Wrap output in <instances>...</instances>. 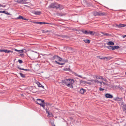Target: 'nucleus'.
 Instances as JSON below:
<instances>
[{"mask_svg": "<svg viewBox=\"0 0 126 126\" xmlns=\"http://www.w3.org/2000/svg\"><path fill=\"white\" fill-rule=\"evenodd\" d=\"M66 86L70 88H73V86L72 84L74 83V80L72 79H66Z\"/></svg>", "mask_w": 126, "mask_h": 126, "instance_id": "f257e3e1", "label": "nucleus"}, {"mask_svg": "<svg viewBox=\"0 0 126 126\" xmlns=\"http://www.w3.org/2000/svg\"><path fill=\"white\" fill-rule=\"evenodd\" d=\"M58 3H52L48 7L50 8L58 9Z\"/></svg>", "mask_w": 126, "mask_h": 126, "instance_id": "f03ea898", "label": "nucleus"}, {"mask_svg": "<svg viewBox=\"0 0 126 126\" xmlns=\"http://www.w3.org/2000/svg\"><path fill=\"white\" fill-rule=\"evenodd\" d=\"M53 59L55 62V60L57 61L58 60L59 61H61L63 60L62 58L59 57L57 55H54L53 57Z\"/></svg>", "mask_w": 126, "mask_h": 126, "instance_id": "7ed1b4c3", "label": "nucleus"}, {"mask_svg": "<svg viewBox=\"0 0 126 126\" xmlns=\"http://www.w3.org/2000/svg\"><path fill=\"white\" fill-rule=\"evenodd\" d=\"M35 54L36 53L31 52L29 53L28 56L30 58H35L36 57Z\"/></svg>", "mask_w": 126, "mask_h": 126, "instance_id": "20e7f679", "label": "nucleus"}, {"mask_svg": "<svg viewBox=\"0 0 126 126\" xmlns=\"http://www.w3.org/2000/svg\"><path fill=\"white\" fill-rule=\"evenodd\" d=\"M44 103V100L40 99H37L36 100V103L39 105H40L41 103Z\"/></svg>", "mask_w": 126, "mask_h": 126, "instance_id": "39448f33", "label": "nucleus"}, {"mask_svg": "<svg viewBox=\"0 0 126 126\" xmlns=\"http://www.w3.org/2000/svg\"><path fill=\"white\" fill-rule=\"evenodd\" d=\"M105 96L107 98H111L113 97L112 95L110 94H106L105 95Z\"/></svg>", "mask_w": 126, "mask_h": 126, "instance_id": "423d86ee", "label": "nucleus"}, {"mask_svg": "<svg viewBox=\"0 0 126 126\" xmlns=\"http://www.w3.org/2000/svg\"><path fill=\"white\" fill-rule=\"evenodd\" d=\"M116 26L119 28H121L122 27H125L126 26V25H125L124 24H120L119 25H116Z\"/></svg>", "mask_w": 126, "mask_h": 126, "instance_id": "0eeeda50", "label": "nucleus"}, {"mask_svg": "<svg viewBox=\"0 0 126 126\" xmlns=\"http://www.w3.org/2000/svg\"><path fill=\"white\" fill-rule=\"evenodd\" d=\"M106 14L104 12L101 11L99 12L98 16H103L105 15Z\"/></svg>", "mask_w": 126, "mask_h": 126, "instance_id": "6e6552de", "label": "nucleus"}, {"mask_svg": "<svg viewBox=\"0 0 126 126\" xmlns=\"http://www.w3.org/2000/svg\"><path fill=\"white\" fill-rule=\"evenodd\" d=\"M113 100L115 101H120L121 100H122V98H120L118 97H116L114 98Z\"/></svg>", "mask_w": 126, "mask_h": 126, "instance_id": "1a4fd4ad", "label": "nucleus"}, {"mask_svg": "<svg viewBox=\"0 0 126 126\" xmlns=\"http://www.w3.org/2000/svg\"><path fill=\"white\" fill-rule=\"evenodd\" d=\"M36 83H37V85L38 86V87H41L43 88L44 89V87L39 82H37Z\"/></svg>", "mask_w": 126, "mask_h": 126, "instance_id": "9d476101", "label": "nucleus"}, {"mask_svg": "<svg viewBox=\"0 0 126 126\" xmlns=\"http://www.w3.org/2000/svg\"><path fill=\"white\" fill-rule=\"evenodd\" d=\"M89 30L84 31V30H82L81 31L82 32L85 34H89Z\"/></svg>", "mask_w": 126, "mask_h": 126, "instance_id": "9b49d317", "label": "nucleus"}, {"mask_svg": "<svg viewBox=\"0 0 126 126\" xmlns=\"http://www.w3.org/2000/svg\"><path fill=\"white\" fill-rule=\"evenodd\" d=\"M33 13L36 15H39L41 14V12L40 11H35L33 12Z\"/></svg>", "mask_w": 126, "mask_h": 126, "instance_id": "f8f14e48", "label": "nucleus"}, {"mask_svg": "<svg viewBox=\"0 0 126 126\" xmlns=\"http://www.w3.org/2000/svg\"><path fill=\"white\" fill-rule=\"evenodd\" d=\"M66 79L65 80H62L61 81V83L63 84L64 85H66Z\"/></svg>", "mask_w": 126, "mask_h": 126, "instance_id": "ddd939ff", "label": "nucleus"}, {"mask_svg": "<svg viewBox=\"0 0 126 126\" xmlns=\"http://www.w3.org/2000/svg\"><path fill=\"white\" fill-rule=\"evenodd\" d=\"M106 44L109 45H114V43L112 41H110L109 42L106 43Z\"/></svg>", "mask_w": 126, "mask_h": 126, "instance_id": "4468645a", "label": "nucleus"}, {"mask_svg": "<svg viewBox=\"0 0 126 126\" xmlns=\"http://www.w3.org/2000/svg\"><path fill=\"white\" fill-rule=\"evenodd\" d=\"M58 6H57L58 9L59 8L60 10L64 8V7L62 5L58 4Z\"/></svg>", "mask_w": 126, "mask_h": 126, "instance_id": "2eb2a0df", "label": "nucleus"}, {"mask_svg": "<svg viewBox=\"0 0 126 126\" xmlns=\"http://www.w3.org/2000/svg\"><path fill=\"white\" fill-rule=\"evenodd\" d=\"M85 92V90L83 88L81 89L80 91V93L82 94H83Z\"/></svg>", "mask_w": 126, "mask_h": 126, "instance_id": "dca6fc26", "label": "nucleus"}, {"mask_svg": "<svg viewBox=\"0 0 126 126\" xmlns=\"http://www.w3.org/2000/svg\"><path fill=\"white\" fill-rule=\"evenodd\" d=\"M80 84H83L86 83H87V82L85 81H84L83 80H80Z\"/></svg>", "mask_w": 126, "mask_h": 126, "instance_id": "f3484780", "label": "nucleus"}, {"mask_svg": "<svg viewBox=\"0 0 126 126\" xmlns=\"http://www.w3.org/2000/svg\"><path fill=\"white\" fill-rule=\"evenodd\" d=\"M120 47L118 46H113L112 50H114L115 49L119 48Z\"/></svg>", "mask_w": 126, "mask_h": 126, "instance_id": "a211bd4d", "label": "nucleus"}, {"mask_svg": "<svg viewBox=\"0 0 126 126\" xmlns=\"http://www.w3.org/2000/svg\"><path fill=\"white\" fill-rule=\"evenodd\" d=\"M39 24H41V25L42 24H50V25H51L52 24V23H46V22H39Z\"/></svg>", "mask_w": 126, "mask_h": 126, "instance_id": "6ab92c4d", "label": "nucleus"}, {"mask_svg": "<svg viewBox=\"0 0 126 126\" xmlns=\"http://www.w3.org/2000/svg\"><path fill=\"white\" fill-rule=\"evenodd\" d=\"M17 68L19 69L20 70H25V71H29L30 70L29 69H24L23 68H21V67H18Z\"/></svg>", "mask_w": 126, "mask_h": 126, "instance_id": "aec40b11", "label": "nucleus"}, {"mask_svg": "<svg viewBox=\"0 0 126 126\" xmlns=\"http://www.w3.org/2000/svg\"><path fill=\"white\" fill-rule=\"evenodd\" d=\"M89 34H90L91 35H94L95 33V32H94L93 31H89Z\"/></svg>", "mask_w": 126, "mask_h": 126, "instance_id": "412c9836", "label": "nucleus"}, {"mask_svg": "<svg viewBox=\"0 0 126 126\" xmlns=\"http://www.w3.org/2000/svg\"><path fill=\"white\" fill-rule=\"evenodd\" d=\"M62 59L63 60L62 61H61V62H62V63H64V64L65 63H67L68 62V60L67 59L64 60L63 59Z\"/></svg>", "mask_w": 126, "mask_h": 126, "instance_id": "4be33fe9", "label": "nucleus"}, {"mask_svg": "<svg viewBox=\"0 0 126 126\" xmlns=\"http://www.w3.org/2000/svg\"><path fill=\"white\" fill-rule=\"evenodd\" d=\"M94 15L95 16H98L99 14V12H98L96 11H94L93 12Z\"/></svg>", "mask_w": 126, "mask_h": 126, "instance_id": "5701e85b", "label": "nucleus"}, {"mask_svg": "<svg viewBox=\"0 0 126 126\" xmlns=\"http://www.w3.org/2000/svg\"><path fill=\"white\" fill-rule=\"evenodd\" d=\"M103 60H110V57H103Z\"/></svg>", "mask_w": 126, "mask_h": 126, "instance_id": "b1692460", "label": "nucleus"}, {"mask_svg": "<svg viewBox=\"0 0 126 126\" xmlns=\"http://www.w3.org/2000/svg\"><path fill=\"white\" fill-rule=\"evenodd\" d=\"M100 32L105 36H108L110 35L108 33H104V32Z\"/></svg>", "mask_w": 126, "mask_h": 126, "instance_id": "393cba45", "label": "nucleus"}, {"mask_svg": "<svg viewBox=\"0 0 126 126\" xmlns=\"http://www.w3.org/2000/svg\"><path fill=\"white\" fill-rule=\"evenodd\" d=\"M0 13H3L7 15H9V13H8V12H6V11H0Z\"/></svg>", "mask_w": 126, "mask_h": 126, "instance_id": "a878e982", "label": "nucleus"}, {"mask_svg": "<svg viewBox=\"0 0 126 126\" xmlns=\"http://www.w3.org/2000/svg\"><path fill=\"white\" fill-rule=\"evenodd\" d=\"M55 62L56 63H57V64H58L61 65H62L64 64V63H60L59 62H58L57 61H56V60L55 61Z\"/></svg>", "mask_w": 126, "mask_h": 126, "instance_id": "bb28decb", "label": "nucleus"}, {"mask_svg": "<svg viewBox=\"0 0 126 126\" xmlns=\"http://www.w3.org/2000/svg\"><path fill=\"white\" fill-rule=\"evenodd\" d=\"M96 78L98 79H103V78L101 76H97L96 77Z\"/></svg>", "mask_w": 126, "mask_h": 126, "instance_id": "cd10ccee", "label": "nucleus"}, {"mask_svg": "<svg viewBox=\"0 0 126 126\" xmlns=\"http://www.w3.org/2000/svg\"><path fill=\"white\" fill-rule=\"evenodd\" d=\"M48 116L49 117H51L53 116V115L51 113L48 112Z\"/></svg>", "mask_w": 126, "mask_h": 126, "instance_id": "c85d7f7f", "label": "nucleus"}, {"mask_svg": "<svg viewBox=\"0 0 126 126\" xmlns=\"http://www.w3.org/2000/svg\"><path fill=\"white\" fill-rule=\"evenodd\" d=\"M16 2H17L18 3H22V0H14Z\"/></svg>", "mask_w": 126, "mask_h": 126, "instance_id": "c756f323", "label": "nucleus"}, {"mask_svg": "<svg viewBox=\"0 0 126 126\" xmlns=\"http://www.w3.org/2000/svg\"><path fill=\"white\" fill-rule=\"evenodd\" d=\"M83 41L86 43H89L90 42V41L89 40H84Z\"/></svg>", "mask_w": 126, "mask_h": 126, "instance_id": "7c9ffc66", "label": "nucleus"}, {"mask_svg": "<svg viewBox=\"0 0 126 126\" xmlns=\"http://www.w3.org/2000/svg\"><path fill=\"white\" fill-rule=\"evenodd\" d=\"M39 105L41 106H42L44 109H45L44 103H41Z\"/></svg>", "mask_w": 126, "mask_h": 126, "instance_id": "2f4dec72", "label": "nucleus"}, {"mask_svg": "<svg viewBox=\"0 0 126 126\" xmlns=\"http://www.w3.org/2000/svg\"><path fill=\"white\" fill-rule=\"evenodd\" d=\"M107 47L109 49H112V50L113 46H107Z\"/></svg>", "mask_w": 126, "mask_h": 126, "instance_id": "473e14b6", "label": "nucleus"}, {"mask_svg": "<svg viewBox=\"0 0 126 126\" xmlns=\"http://www.w3.org/2000/svg\"><path fill=\"white\" fill-rule=\"evenodd\" d=\"M19 74L21 77L23 78L25 77V75L21 73H20Z\"/></svg>", "mask_w": 126, "mask_h": 126, "instance_id": "72a5a7b5", "label": "nucleus"}, {"mask_svg": "<svg viewBox=\"0 0 126 126\" xmlns=\"http://www.w3.org/2000/svg\"><path fill=\"white\" fill-rule=\"evenodd\" d=\"M17 18L20 19H24V18H23L22 16H19L18 17H17Z\"/></svg>", "mask_w": 126, "mask_h": 126, "instance_id": "f704fd0d", "label": "nucleus"}, {"mask_svg": "<svg viewBox=\"0 0 126 126\" xmlns=\"http://www.w3.org/2000/svg\"><path fill=\"white\" fill-rule=\"evenodd\" d=\"M57 15L58 16H61L63 15V14L62 13H58L57 14Z\"/></svg>", "mask_w": 126, "mask_h": 126, "instance_id": "c9c22d12", "label": "nucleus"}, {"mask_svg": "<svg viewBox=\"0 0 126 126\" xmlns=\"http://www.w3.org/2000/svg\"><path fill=\"white\" fill-rule=\"evenodd\" d=\"M103 57H102L101 56H99L97 57H98L99 59L101 60H103Z\"/></svg>", "mask_w": 126, "mask_h": 126, "instance_id": "e433bc0d", "label": "nucleus"}, {"mask_svg": "<svg viewBox=\"0 0 126 126\" xmlns=\"http://www.w3.org/2000/svg\"><path fill=\"white\" fill-rule=\"evenodd\" d=\"M25 50V49H22L21 50H19V53H23L24 52V50Z\"/></svg>", "mask_w": 126, "mask_h": 126, "instance_id": "4c0bfd02", "label": "nucleus"}, {"mask_svg": "<svg viewBox=\"0 0 126 126\" xmlns=\"http://www.w3.org/2000/svg\"><path fill=\"white\" fill-rule=\"evenodd\" d=\"M93 83H96V80H90Z\"/></svg>", "mask_w": 126, "mask_h": 126, "instance_id": "58836bf2", "label": "nucleus"}, {"mask_svg": "<svg viewBox=\"0 0 126 126\" xmlns=\"http://www.w3.org/2000/svg\"><path fill=\"white\" fill-rule=\"evenodd\" d=\"M100 84L101 85H105L106 83L103 82H100Z\"/></svg>", "mask_w": 126, "mask_h": 126, "instance_id": "ea45409f", "label": "nucleus"}, {"mask_svg": "<svg viewBox=\"0 0 126 126\" xmlns=\"http://www.w3.org/2000/svg\"><path fill=\"white\" fill-rule=\"evenodd\" d=\"M18 61L20 63H23V61L21 60H19Z\"/></svg>", "mask_w": 126, "mask_h": 126, "instance_id": "a19ab883", "label": "nucleus"}, {"mask_svg": "<svg viewBox=\"0 0 126 126\" xmlns=\"http://www.w3.org/2000/svg\"><path fill=\"white\" fill-rule=\"evenodd\" d=\"M28 0H22V3H25L26 2H26Z\"/></svg>", "mask_w": 126, "mask_h": 126, "instance_id": "79ce46f5", "label": "nucleus"}, {"mask_svg": "<svg viewBox=\"0 0 126 126\" xmlns=\"http://www.w3.org/2000/svg\"><path fill=\"white\" fill-rule=\"evenodd\" d=\"M77 76L78 77H80L81 78H83V79H85L86 78H82V76H80V75H77Z\"/></svg>", "mask_w": 126, "mask_h": 126, "instance_id": "37998d69", "label": "nucleus"}, {"mask_svg": "<svg viewBox=\"0 0 126 126\" xmlns=\"http://www.w3.org/2000/svg\"><path fill=\"white\" fill-rule=\"evenodd\" d=\"M51 30H46V33H47V32H51Z\"/></svg>", "mask_w": 126, "mask_h": 126, "instance_id": "c03bdc74", "label": "nucleus"}, {"mask_svg": "<svg viewBox=\"0 0 126 126\" xmlns=\"http://www.w3.org/2000/svg\"><path fill=\"white\" fill-rule=\"evenodd\" d=\"M104 90V89L101 88L99 89V90L100 91H103Z\"/></svg>", "mask_w": 126, "mask_h": 126, "instance_id": "a18cd8bd", "label": "nucleus"}, {"mask_svg": "<svg viewBox=\"0 0 126 126\" xmlns=\"http://www.w3.org/2000/svg\"><path fill=\"white\" fill-rule=\"evenodd\" d=\"M4 50H5L0 49V52H4Z\"/></svg>", "mask_w": 126, "mask_h": 126, "instance_id": "49530a36", "label": "nucleus"}, {"mask_svg": "<svg viewBox=\"0 0 126 126\" xmlns=\"http://www.w3.org/2000/svg\"><path fill=\"white\" fill-rule=\"evenodd\" d=\"M19 56L22 57H23L24 56V55L23 54H21Z\"/></svg>", "mask_w": 126, "mask_h": 126, "instance_id": "de8ad7c7", "label": "nucleus"}, {"mask_svg": "<svg viewBox=\"0 0 126 126\" xmlns=\"http://www.w3.org/2000/svg\"><path fill=\"white\" fill-rule=\"evenodd\" d=\"M43 33H46V30H43L42 31Z\"/></svg>", "mask_w": 126, "mask_h": 126, "instance_id": "09e8293b", "label": "nucleus"}, {"mask_svg": "<svg viewBox=\"0 0 126 126\" xmlns=\"http://www.w3.org/2000/svg\"><path fill=\"white\" fill-rule=\"evenodd\" d=\"M12 52V51H11L7 50V53H9L11 52Z\"/></svg>", "mask_w": 126, "mask_h": 126, "instance_id": "8fccbe9b", "label": "nucleus"}, {"mask_svg": "<svg viewBox=\"0 0 126 126\" xmlns=\"http://www.w3.org/2000/svg\"><path fill=\"white\" fill-rule=\"evenodd\" d=\"M100 82L98 80H96V83H100Z\"/></svg>", "mask_w": 126, "mask_h": 126, "instance_id": "3c124183", "label": "nucleus"}, {"mask_svg": "<svg viewBox=\"0 0 126 126\" xmlns=\"http://www.w3.org/2000/svg\"><path fill=\"white\" fill-rule=\"evenodd\" d=\"M15 51H16L17 52H19V50H18L16 49H15Z\"/></svg>", "mask_w": 126, "mask_h": 126, "instance_id": "603ef678", "label": "nucleus"}, {"mask_svg": "<svg viewBox=\"0 0 126 126\" xmlns=\"http://www.w3.org/2000/svg\"><path fill=\"white\" fill-rule=\"evenodd\" d=\"M45 110H46V112L47 113H48V112H49L47 110V109H45Z\"/></svg>", "mask_w": 126, "mask_h": 126, "instance_id": "864d4df0", "label": "nucleus"}, {"mask_svg": "<svg viewBox=\"0 0 126 126\" xmlns=\"http://www.w3.org/2000/svg\"><path fill=\"white\" fill-rule=\"evenodd\" d=\"M122 37L123 38H125V37H126V35H123Z\"/></svg>", "mask_w": 126, "mask_h": 126, "instance_id": "5fc2aeb1", "label": "nucleus"}, {"mask_svg": "<svg viewBox=\"0 0 126 126\" xmlns=\"http://www.w3.org/2000/svg\"><path fill=\"white\" fill-rule=\"evenodd\" d=\"M35 23L36 24H39V22H35Z\"/></svg>", "mask_w": 126, "mask_h": 126, "instance_id": "6e6d98bb", "label": "nucleus"}, {"mask_svg": "<svg viewBox=\"0 0 126 126\" xmlns=\"http://www.w3.org/2000/svg\"><path fill=\"white\" fill-rule=\"evenodd\" d=\"M7 50H4V52L5 53H7Z\"/></svg>", "mask_w": 126, "mask_h": 126, "instance_id": "4d7b16f0", "label": "nucleus"}, {"mask_svg": "<svg viewBox=\"0 0 126 126\" xmlns=\"http://www.w3.org/2000/svg\"><path fill=\"white\" fill-rule=\"evenodd\" d=\"M86 83L90 84H91V83L87 82V83Z\"/></svg>", "mask_w": 126, "mask_h": 126, "instance_id": "13d9d810", "label": "nucleus"}, {"mask_svg": "<svg viewBox=\"0 0 126 126\" xmlns=\"http://www.w3.org/2000/svg\"><path fill=\"white\" fill-rule=\"evenodd\" d=\"M24 19V20H27V19H26V18H24V19Z\"/></svg>", "mask_w": 126, "mask_h": 126, "instance_id": "bf43d9fd", "label": "nucleus"}, {"mask_svg": "<svg viewBox=\"0 0 126 126\" xmlns=\"http://www.w3.org/2000/svg\"><path fill=\"white\" fill-rule=\"evenodd\" d=\"M2 6V5L0 4V7Z\"/></svg>", "mask_w": 126, "mask_h": 126, "instance_id": "052dcab7", "label": "nucleus"}, {"mask_svg": "<svg viewBox=\"0 0 126 126\" xmlns=\"http://www.w3.org/2000/svg\"><path fill=\"white\" fill-rule=\"evenodd\" d=\"M21 96H23V94H21Z\"/></svg>", "mask_w": 126, "mask_h": 126, "instance_id": "680f3d73", "label": "nucleus"}, {"mask_svg": "<svg viewBox=\"0 0 126 126\" xmlns=\"http://www.w3.org/2000/svg\"><path fill=\"white\" fill-rule=\"evenodd\" d=\"M125 74L126 75V72H125Z\"/></svg>", "mask_w": 126, "mask_h": 126, "instance_id": "e2e57ef3", "label": "nucleus"}, {"mask_svg": "<svg viewBox=\"0 0 126 126\" xmlns=\"http://www.w3.org/2000/svg\"><path fill=\"white\" fill-rule=\"evenodd\" d=\"M53 126H55V125H54Z\"/></svg>", "mask_w": 126, "mask_h": 126, "instance_id": "0e129e2a", "label": "nucleus"}]
</instances>
